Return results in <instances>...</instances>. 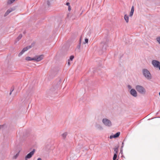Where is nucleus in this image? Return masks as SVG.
Segmentation results:
<instances>
[{
  "mask_svg": "<svg viewBox=\"0 0 160 160\" xmlns=\"http://www.w3.org/2000/svg\"><path fill=\"white\" fill-rule=\"evenodd\" d=\"M142 73L144 77L148 80L152 78V76L150 72L147 69H143L142 70Z\"/></svg>",
  "mask_w": 160,
  "mask_h": 160,
  "instance_id": "1",
  "label": "nucleus"
},
{
  "mask_svg": "<svg viewBox=\"0 0 160 160\" xmlns=\"http://www.w3.org/2000/svg\"><path fill=\"white\" fill-rule=\"evenodd\" d=\"M136 90L140 93L144 94L146 93V90L142 86L138 85L135 87Z\"/></svg>",
  "mask_w": 160,
  "mask_h": 160,
  "instance_id": "2",
  "label": "nucleus"
},
{
  "mask_svg": "<svg viewBox=\"0 0 160 160\" xmlns=\"http://www.w3.org/2000/svg\"><path fill=\"white\" fill-rule=\"evenodd\" d=\"M102 122L105 126L110 127L112 125L111 122L107 118H104L102 120Z\"/></svg>",
  "mask_w": 160,
  "mask_h": 160,
  "instance_id": "3",
  "label": "nucleus"
},
{
  "mask_svg": "<svg viewBox=\"0 0 160 160\" xmlns=\"http://www.w3.org/2000/svg\"><path fill=\"white\" fill-rule=\"evenodd\" d=\"M152 64L153 66L155 68H159L160 66V62L157 60H152Z\"/></svg>",
  "mask_w": 160,
  "mask_h": 160,
  "instance_id": "4",
  "label": "nucleus"
},
{
  "mask_svg": "<svg viewBox=\"0 0 160 160\" xmlns=\"http://www.w3.org/2000/svg\"><path fill=\"white\" fill-rule=\"evenodd\" d=\"M44 58V55L43 54L40 55H36L34 57V61L38 62L41 61Z\"/></svg>",
  "mask_w": 160,
  "mask_h": 160,
  "instance_id": "5",
  "label": "nucleus"
},
{
  "mask_svg": "<svg viewBox=\"0 0 160 160\" xmlns=\"http://www.w3.org/2000/svg\"><path fill=\"white\" fill-rule=\"evenodd\" d=\"M35 152V149H33L32 151L28 154L25 157V160H27L28 159L30 158L34 154Z\"/></svg>",
  "mask_w": 160,
  "mask_h": 160,
  "instance_id": "6",
  "label": "nucleus"
},
{
  "mask_svg": "<svg viewBox=\"0 0 160 160\" xmlns=\"http://www.w3.org/2000/svg\"><path fill=\"white\" fill-rule=\"evenodd\" d=\"M130 94L133 97H136L137 96V92L134 89H132L130 91Z\"/></svg>",
  "mask_w": 160,
  "mask_h": 160,
  "instance_id": "7",
  "label": "nucleus"
},
{
  "mask_svg": "<svg viewBox=\"0 0 160 160\" xmlns=\"http://www.w3.org/2000/svg\"><path fill=\"white\" fill-rule=\"evenodd\" d=\"M14 10V9L13 8H10L8 9L5 13L4 16L5 17L7 16L10 13L13 11Z\"/></svg>",
  "mask_w": 160,
  "mask_h": 160,
  "instance_id": "8",
  "label": "nucleus"
},
{
  "mask_svg": "<svg viewBox=\"0 0 160 160\" xmlns=\"http://www.w3.org/2000/svg\"><path fill=\"white\" fill-rule=\"evenodd\" d=\"M28 50V49L26 48H24L20 52L18 55V57H20L25 52Z\"/></svg>",
  "mask_w": 160,
  "mask_h": 160,
  "instance_id": "9",
  "label": "nucleus"
},
{
  "mask_svg": "<svg viewBox=\"0 0 160 160\" xmlns=\"http://www.w3.org/2000/svg\"><path fill=\"white\" fill-rule=\"evenodd\" d=\"M120 134V132H118L116 133L113 136H110V139H111L112 138H116L119 137Z\"/></svg>",
  "mask_w": 160,
  "mask_h": 160,
  "instance_id": "10",
  "label": "nucleus"
},
{
  "mask_svg": "<svg viewBox=\"0 0 160 160\" xmlns=\"http://www.w3.org/2000/svg\"><path fill=\"white\" fill-rule=\"evenodd\" d=\"M134 11V6H132L131 8V11L129 14V16L130 17H132L133 15V12Z\"/></svg>",
  "mask_w": 160,
  "mask_h": 160,
  "instance_id": "11",
  "label": "nucleus"
},
{
  "mask_svg": "<svg viewBox=\"0 0 160 160\" xmlns=\"http://www.w3.org/2000/svg\"><path fill=\"white\" fill-rule=\"evenodd\" d=\"M96 127L97 129L100 130H102L103 129L102 127L99 124L96 125Z\"/></svg>",
  "mask_w": 160,
  "mask_h": 160,
  "instance_id": "12",
  "label": "nucleus"
},
{
  "mask_svg": "<svg viewBox=\"0 0 160 160\" xmlns=\"http://www.w3.org/2000/svg\"><path fill=\"white\" fill-rule=\"evenodd\" d=\"M124 18L127 23L128 22L129 17L128 15H127V14L125 15L124 16Z\"/></svg>",
  "mask_w": 160,
  "mask_h": 160,
  "instance_id": "13",
  "label": "nucleus"
},
{
  "mask_svg": "<svg viewBox=\"0 0 160 160\" xmlns=\"http://www.w3.org/2000/svg\"><path fill=\"white\" fill-rule=\"evenodd\" d=\"M34 58H32L30 57H27L25 58V60L27 61H34Z\"/></svg>",
  "mask_w": 160,
  "mask_h": 160,
  "instance_id": "14",
  "label": "nucleus"
},
{
  "mask_svg": "<svg viewBox=\"0 0 160 160\" xmlns=\"http://www.w3.org/2000/svg\"><path fill=\"white\" fill-rule=\"evenodd\" d=\"M22 34H19V36L16 39V40H17V41H18L19 40H20L22 37Z\"/></svg>",
  "mask_w": 160,
  "mask_h": 160,
  "instance_id": "15",
  "label": "nucleus"
},
{
  "mask_svg": "<svg viewBox=\"0 0 160 160\" xmlns=\"http://www.w3.org/2000/svg\"><path fill=\"white\" fill-rule=\"evenodd\" d=\"M15 0H8L7 2V3L8 4H11Z\"/></svg>",
  "mask_w": 160,
  "mask_h": 160,
  "instance_id": "16",
  "label": "nucleus"
},
{
  "mask_svg": "<svg viewBox=\"0 0 160 160\" xmlns=\"http://www.w3.org/2000/svg\"><path fill=\"white\" fill-rule=\"evenodd\" d=\"M67 135V132H65L62 135V136L63 138H65Z\"/></svg>",
  "mask_w": 160,
  "mask_h": 160,
  "instance_id": "17",
  "label": "nucleus"
},
{
  "mask_svg": "<svg viewBox=\"0 0 160 160\" xmlns=\"http://www.w3.org/2000/svg\"><path fill=\"white\" fill-rule=\"evenodd\" d=\"M156 40L157 42L160 44V36L157 38Z\"/></svg>",
  "mask_w": 160,
  "mask_h": 160,
  "instance_id": "18",
  "label": "nucleus"
},
{
  "mask_svg": "<svg viewBox=\"0 0 160 160\" xmlns=\"http://www.w3.org/2000/svg\"><path fill=\"white\" fill-rule=\"evenodd\" d=\"M117 157V154L116 153H114V156L113 158V160H116Z\"/></svg>",
  "mask_w": 160,
  "mask_h": 160,
  "instance_id": "19",
  "label": "nucleus"
},
{
  "mask_svg": "<svg viewBox=\"0 0 160 160\" xmlns=\"http://www.w3.org/2000/svg\"><path fill=\"white\" fill-rule=\"evenodd\" d=\"M19 155V153H17L14 156H13V159H16L18 157V156Z\"/></svg>",
  "mask_w": 160,
  "mask_h": 160,
  "instance_id": "20",
  "label": "nucleus"
},
{
  "mask_svg": "<svg viewBox=\"0 0 160 160\" xmlns=\"http://www.w3.org/2000/svg\"><path fill=\"white\" fill-rule=\"evenodd\" d=\"M74 58V56L73 55H72L70 57L69 59L68 60H69V61L70 60L72 61Z\"/></svg>",
  "mask_w": 160,
  "mask_h": 160,
  "instance_id": "21",
  "label": "nucleus"
},
{
  "mask_svg": "<svg viewBox=\"0 0 160 160\" xmlns=\"http://www.w3.org/2000/svg\"><path fill=\"white\" fill-rule=\"evenodd\" d=\"M114 151L116 152L115 153H116V154H117V153H118V148H115L114 149Z\"/></svg>",
  "mask_w": 160,
  "mask_h": 160,
  "instance_id": "22",
  "label": "nucleus"
},
{
  "mask_svg": "<svg viewBox=\"0 0 160 160\" xmlns=\"http://www.w3.org/2000/svg\"><path fill=\"white\" fill-rule=\"evenodd\" d=\"M128 89H132V86L130 85H128Z\"/></svg>",
  "mask_w": 160,
  "mask_h": 160,
  "instance_id": "23",
  "label": "nucleus"
},
{
  "mask_svg": "<svg viewBox=\"0 0 160 160\" xmlns=\"http://www.w3.org/2000/svg\"><path fill=\"white\" fill-rule=\"evenodd\" d=\"M85 43H88V38H85Z\"/></svg>",
  "mask_w": 160,
  "mask_h": 160,
  "instance_id": "24",
  "label": "nucleus"
},
{
  "mask_svg": "<svg viewBox=\"0 0 160 160\" xmlns=\"http://www.w3.org/2000/svg\"><path fill=\"white\" fill-rule=\"evenodd\" d=\"M106 45L104 44L103 46V47L102 48V49L103 50H106Z\"/></svg>",
  "mask_w": 160,
  "mask_h": 160,
  "instance_id": "25",
  "label": "nucleus"
},
{
  "mask_svg": "<svg viewBox=\"0 0 160 160\" xmlns=\"http://www.w3.org/2000/svg\"><path fill=\"white\" fill-rule=\"evenodd\" d=\"M32 47L31 46H27L26 48H27L28 50V49H29L30 48H32Z\"/></svg>",
  "mask_w": 160,
  "mask_h": 160,
  "instance_id": "26",
  "label": "nucleus"
},
{
  "mask_svg": "<svg viewBox=\"0 0 160 160\" xmlns=\"http://www.w3.org/2000/svg\"><path fill=\"white\" fill-rule=\"evenodd\" d=\"M70 14V13H68L67 16V18H71V17L69 16V15Z\"/></svg>",
  "mask_w": 160,
  "mask_h": 160,
  "instance_id": "27",
  "label": "nucleus"
},
{
  "mask_svg": "<svg viewBox=\"0 0 160 160\" xmlns=\"http://www.w3.org/2000/svg\"><path fill=\"white\" fill-rule=\"evenodd\" d=\"M71 8L70 6H68V10L70 11L71 10Z\"/></svg>",
  "mask_w": 160,
  "mask_h": 160,
  "instance_id": "28",
  "label": "nucleus"
},
{
  "mask_svg": "<svg viewBox=\"0 0 160 160\" xmlns=\"http://www.w3.org/2000/svg\"><path fill=\"white\" fill-rule=\"evenodd\" d=\"M47 4L48 6H49L50 5V3L49 1H47Z\"/></svg>",
  "mask_w": 160,
  "mask_h": 160,
  "instance_id": "29",
  "label": "nucleus"
},
{
  "mask_svg": "<svg viewBox=\"0 0 160 160\" xmlns=\"http://www.w3.org/2000/svg\"><path fill=\"white\" fill-rule=\"evenodd\" d=\"M66 5H67V6H70V3L69 2H67L66 4Z\"/></svg>",
  "mask_w": 160,
  "mask_h": 160,
  "instance_id": "30",
  "label": "nucleus"
},
{
  "mask_svg": "<svg viewBox=\"0 0 160 160\" xmlns=\"http://www.w3.org/2000/svg\"><path fill=\"white\" fill-rule=\"evenodd\" d=\"M69 61H70L69 60H68V66H69L70 65V63Z\"/></svg>",
  "mask_w": 160,
  "mask_h": 160,
  "instance_id": "31",
  "label": "nucleus"
},
{
  "mask_svg": "<svg viewBox=\"0 0 160 160\" xmlns=\"http://www.w3.org/2000/svg\"><path fill=\"white\" fill-rule=\"evenodd\" d=\"M124 146V143L123 142L122 143V146H121V148H122Z\"/></svg>",
  "mask_w": 160,
  "mask_h": 160,
  "instance_id": "32",
  "label": "nucleus"
},
{
  "mask_svg": "<svg viewBox=\"0 0 160 160\" xmlns=\"http://www.w3.org/2000/svg\"><path fill=\"white\" fill-rule=\"evenodd\" d=\"M14 90V89L13 88H12V89H11L10 90V91L12 92Z\"/></svg>",
  "mask_w": 160,
  "mask_h": 160,
  "instance_id": "33",
  "label": "nucleus"
},
{
  "mask_svg": "<svg viewBox=\"0 0 160 160\" xmlns=\"http://www.w3.org/2000/svg\"><path fill=\"white\" fill-rule=\"evenodd\" d=\"M75 18V17H72V20H73V19H74Z\"/></svg>",
  "mask_w": 160,
  "mask_h": 160,
  "instance_id": "34",
  "label": "nucleus"
},
{
  "mask_svg": "<svg viewBox=\"0 0 160 160\" xmlns=\"http://www.w3.org/2000/svg\"><path fill=\"white\" fill-rule=\"evenodd\" d=\"M37 160H41V159L40 158H38Z\"/></svg>",
  "mask_w": 160,
  "mask_h": 160,
  "instance_id": "35",
  "label": "nucleus"
},
{
  "mask_svg": "<svg viewBox=\"0 0 160 160\" xmlns=\"http://www.w3.org/2000/svg\"><path fill=\"white\" fill-rule=\"evenodd\" d=\"M12 93V92H11L10 91V93H9L10 95H11V94Z\"/></svg>",
  "mask_w": 160,
  "mask_h": 160,
  "instance_id": "36",
  "label": "nucleus"
},
{
  "mask_svg": "<svg viewBox=\"0 0 160 160\" xmlns=\"http://www.w3.org/2000/svg\"><path fill=\"white\" fill-rule=\"evenodd\" d=\"M80 47V45H78V48H79Z\"/></svg>",
  "mask_w": 160,
  "mask_h": 160,
  "instance_id": "37",
  "label": "nucleus"
},
{
  "mask_svg": "<svg viewBox=\"0 0 160 160\" xmlns=\"http://www.w3.org/2000/svg\"><path fill=\"white\" fill-rule=\"evenodd\" d=\"M158 68H159V70H160V66H159Z\"/></svg>",
  "mask_w": 160,
  "mask_h": 160,
  "instance_id": "38",
  "label": "nucleus"
},
{
  "mask_svg": "<svg viewBox=\"0 0 160 160\" xmlns=\"http://www.w3.org/2000/svg\"><path fill=\"white\" fill-rule=\"evenodd\" d=\"M117 160H118V159H117Z\"/></svg>",
  "mask_w": 160,
  "mask_h": 160,
  "instance_id": "39",
  "label": "nucleus"
}]
</instances>
